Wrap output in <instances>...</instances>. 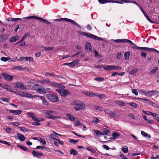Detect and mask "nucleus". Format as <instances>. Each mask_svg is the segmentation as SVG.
<instances>
[{
  "label": "nucleus",
  "mask_w": 159,
  "mask_h": 159,
  "mask_svg": "<svg viewBox=\"0 0 159 159\" xmlns=\"http://www.w3.org/2000/svg\"><path fill=\"white\" fill-rule=\"evenodd\" d=\"M71 104L74 105V108L76 111L83 110L85 109V104L82 102L76 100L73 102Z\"/></svg>",
  "instance_id": "nucleus-1"
},
{
  "label": "nucleus",
  "mask_w": 159,
  "mask_h": 159,
  "mask_svg": "<svg viewBox=\"0 0 159 159\" xmlns=\"http://www.w3.org/2000/svg\"><path fill=\"white\" fill-rule=\"evenodd\" d=\"M78 33L82 35L86 36L87 37L92 38L96 40H103V39L102 38L98 37L96 35H94L92 34L89 33H87L84 32L80 31Z\"/></svg>",
  "instance_id": "nucleus-2"
},
{
  "label": "nucleus",
  "mask_w": 159,
  "mask_h": 159,
  "mask_svg": "<svg viewBox=\"0 0 159 159\" xmlns=\"http://www.w3.org/2000/svg\"><path fill=\"white\" fill-rule=\"evenodd\" d=\"M54 21H66L68 22L73 25H75L76 26H77L79 28H80L81 27L78 24H77L76 22L74 21V20L70 19H68L67 18H61L60 19H57L54 20Z\"/></svg>",
  "instance_id": "nucleus-3"
},
{
  "label": "nucleus",
  "mask_w": 159,
  "mask_h": 159,
  "mask_svg": "<svg viewBox=\"0 0 159 159\" xmlns=\"http://www.w3.org/2000/svg\"><path fill=\"white\" fill-rule=\"evenodd\" d=\"M46 113L47 114V117L52 119H55L57 118L60 119L61 117L60 116H55L57 114V113L54 111L47 110L46 111Z\"/></svg>",
  "instance_id": "nucleus-4"
},
{
  "label": "nucleus",
  "mask_w": 159,
  "mask_h": 159,
  "mask_svg": "<svg viewBox=\"0 0 159 159\" xmlns=\"http://www.w3.org/2000/svg\"><path fill=\"white\" fill-rule=\"evenodd\" d=\"M46 96L50 101L52 102H57L59 101L58 97L55 95L47 94Z\"/></svg>",
  "instance_id": "nucleus-5"
},
{
  "label": "nucleus",
  "mask_w": 159,
  "mask_h": 159,
  "mask_svg": "<svg viewBox=\"0 0 159 159\" xmlns=\"http://www.w3.org/2000/svg\"><path fill=\"white\" fill-rule=\"evenodd\" d=\"M1 75L3 76L5 80L7 81H10L13 79V77L9 75L6 73H3L1 74Z\"/></svg>",
  "instance_id": "nucleus-6"
},
{
  "label": "nucleus",
  "mask_w": 159,
  "mask_h": 159,
  "mask_svg": "<svg viewBox=\"0 0 159 159\" xmlns=\"http://www.w3.org/2000/svg\"><path fill=\"white\" fill-rule=\"evenodd\" d=\"M139 50H141L144 51H148L155 52L157 53H159V51L157 50L155 48H151L145 47H139Z\"/></svg>",
  "instance_id": "nucleus-7"
},
{
  "label": "nucleus",
  "mask_w": 159,
  "mask_h": 159,
  "mask_svg": "<svg viewBox=\"0 0 159 159\" xmlns=\"http://www.w3.org/2000/svg\"><path fill=\"white\" fill-rule=\"evenodd\" d=\"M15 85V87L17 88L20 89L25 90L26 89V88L24 84L22 83H17Z\"/></svg>",
  "instance_id": "nucleus-8"
},
{
  "label": "nucleus",
  "mask_w": 159,
  "mask_h": 159,
  "mask_svg": "<svg viewBox=\"0 0 159 159\" xmlns=\"http://www.w3.org/2000/svg\"><path fill=\"white\" fill-rule=\"evenodd\" d=\"M32 154L34 157H36L37 158H40L43 156V153L41 152H36L34 150H33Z\"/></svg>",
  "instance_id": "nucleus-9"
},
{
  "label": "nucleus",
  "mask_w": 159,
  "mask_h": 159,
  "mask_svg": "<svg viewBox=\"0 0 159 159\" xmlns=\"http://www.w3.org/2000/svg\"><path fill=\"white\" fill-rule=\"evenodd\" d=\"M71 94V93L70 91L65 89H63L62 90L61 95L62 96L66 97L68 95H70Z\"/></svg>",
  "instance_id": "nucleus-10"
},
{
  "label": "nucleus",
  "mask_w": 159,
  "mask_h": 159,
  "mask_svg": "<svg viewBox=\"0 0 159 159\" xmlns=\"http://www.w3.org/2000/svg\"><path fill=\"white\" fill-rule=\"evenodd\" d=\"M9 111L10 113H12L13 114L16 115L20 114L23 112V111L21 110H9Z\"/></svg>",
  "instance_id": "nucleus-11"
},
{
  "label": "nucleus",
  "mask_w": 159,
  "mask_h": 159,
  "mask_svg": "<svg viewBox=\"0 0 159 159\" xmlns=\"http://www.w3.org/2000/svg\"><path fill=\"white\" fill-rule=\"evenodd\" d=\"M37 92L41 94H45L46 93L45 89L40 85Z\"/></svg>",
  "instance_id": "nucleus-12"
},
{
  "label": "nucleus",
  "mask_w": 159,
  "mask_h": 159,
  "mask_svg": "<svg viewBox=\"0 0 159 159\" xmlns=\"http://www.w3.org/2000/svg\"><path fill=\"white\" fill-rule=\"evenodd\" d=\"M21 19L19 18H14L12 17H9L7 18L5 20L7 21H13L15 22L19 20H21Z\"/></svg>",
  "instance_id": "nucleus-13"
},
{
  "label": "nucleus",
  "mask_w": 159,
  "mask_h": 159,
  "mask_svg": "<svg viewBox=\"0 0 159 159\" xmlns=\"http://www.w3.org/2000/svg\"><path fill=\"white\" fill-rule=\"evenodd\" d=\"M126 43H129L132 45L133 46H132V48L136 49H139V47L137 46L135 43H134L130 40L127 39Z\"/></svg>",
  "instance_id": "nucleus-14"
},
{
  "label": "nucleus",
  "mask_w": 159,
  "mask_h": 159,
  "mask_svg": "<svg viewBox=\"0 0 159 159\" xmlns=\"http://www.w3.org/2000/svg\"><path fill=\"white\" fill-rule=\"evenodd\" d=\"M2 88L3 89H7L8 91L11 92H13L15 93H16V92L13 91V90L11 87L10 86L7 85H4L2 86Z\"/></svg>",
  "instance_id": "nucleus-15"
},
{
  "label": "nucleus",
  "mask_w": 159,
  "mask_h": 159,
  "mask_svg": "<svg viewBox=\"0 0 159 159\" xmlns=\"http://www.w3.org/2000/svg\"><path fill=\"white\" fill-rule=\"evenodd\" d=\"M17 137L21 141H24L26 139L25 137L22 134L17 133Z\"/></svg>",
  "instance_id": "nucleus-16"
},
{
  "label": "nucleus",
  "mask_w": 159,
  "mask_h": 159,
  "mask_svg": "<svg viewBox=\"0 0 159 159\" xmlns=\"http://www.w3.org/2000/svg\"><path fill=\"white\" fill-rule=\"evenodd\" d=\"M84 93L87 96L92 97L93 96H97V94L91 92L85 91Z\"/></svg>",
  "instance_id": "nucleus-17"
},
{
  "label": "nucleus",
  "mask_w": 159,
  "mask_h": 159,
  "mask_svg": "<svg viewBox=\"0 0 159 159\" xmlns=\"http://www.w3.org/2000/svg\"><path fill=\"white\" fill-rule=\"evenodd\" d=\"M129 1V0H120V1H113V2L118 4H123L125 3H129L130 2Z\"/></svg>",
  "instance_id": "nucleus-18"
},
{
  "label": "nucleus",
  "mask_w": 159,
  "mask_h": 159,
  "mask_svg": "<svg viewBox=\"0 0 159 159\" xmlns=\"http://www.w3.org/2000/svg\"><path fill=\"white\" fill-rule=\"evenodd\" d=\"M85 49L86 50H89V51L92 50L91 45L89 42H87L86 43Z\"/></svg>",
  "instance_id": "nucleus-19"
},
{
  "label": "nucleus",
  "mask_w": 159,
  "mask_h": 159,
  "mask_svg": "<svg viewBox=\"0 0 159 159\" xmlns=\"http://www.w3.org/2000/svg\"><path fill=\"white\" fill-rule=\"evenodd\" d=\"M104 69L106 71L113 70V65L104 66Z\"/></svg>",
  "instance_id": "nucleus-20"
},
{
  "label": "nucleus",
  "mask_w": 159,
  "mask_h": 159,
  "mask_svg": "<svg viewBox=\"0 0 159 159\" xmlns=\"http://www.w3.org/2000/svg\"><path fill=\"white\" fill-rule=\"evenodd\" d=\"M79 61L78 60H74L70 63V66L71 67H74L78 65Z\"/></svg>",
  "instance_id": "nucleus-21"
},
{
  "label": "nucleus",
  "mask_w": 159,
  "mask_h": 159,
  "mask_svg": "<svg viewBox=\"0 0 159 159\" xmlns=\"http://www.w3.org/2000/svg\"><path fill=\"white\" fill-rule=\"evenodd\" d=\"M39 82L41 84H47L49 83L50 84L51 82L50 81L49 78H46L45 79L40 80Z\"/></svg>",
  "instance_id": "nucleus-22"
},
{
  "label": "nucleus",
  "mask_w": 159,
  "mask_h": 159,
  "mask_svg": "<svg viewBox=\"0 0 159 159\" xmlns=\"http://www.w3.org/2000/svg\"><path fill=\"white\" fill-rule=\"evenodd\" d=\"M106 112L110 115V116H111L115 118V117L116 116V115L112 111H110V110L107 109L105 111Z\"/></svg>",
  "instance_id": "nucleus-23"
},
{
  "label": "nucleus",
  "mask_w": 159,
  "mask_h": 159,
  "mask_svg": "<svg viewBox=\"0 0 159 159\" xmlns=\"http://www.w3.org/2000/svg\"><path fill=\"white\" fill-rule=\"evenodd\" d=\"M37 20H40V21L43 22L45 23H46V24H47L49 25V24H51L50 22L46 20L45 19H43V18H41V17H38V18H37Z\"/></svg>",
  "instance_id": "nucleus-24"
},
{
  "label": "nucleus",
  "mask_w": 159,
  "mask_h": 159,
  "mask_svg": "<svg viewBox=\"0 0 159 159\" xmlns=\"http://www.w3.org/2000/svg\"><path fill=\"white\" fill-rule=\"evenodd\" d=\"M127 39H118L116 40L112 39L114 42L116 43H126Z\"/></svg>",
  "instance_id": "nucleus-25"
},
{
  "label": "nucleus",
  "mask_w": 159,
  "mask_h": 159,
  "mask_svg": "<svg viewBox=\"0 0 159 159\" xmlns=\"http://www.w3.org/2000/svg\"><path fill=\"white\" fill-rule=\"evenodd\" d=\"M28 115L29 116L32 118V119L34 121L37 120V118L35 116V115L34 113L31 112H28Z\"/></svg>",
  "instance_id": "nucleus-26"
},
{
  "label": "nucleus",
  "mask_w": 159,
  "mask_h": 159,
  "mask_svg": "<svg viewBox=\"0 0 159 159\" xmlns=\"http://www.w3.org/2000/svg\"><path fill=\"white\" fill-rule=\"evenodd\" d=\"M99 2L101 4H103L107 2H113V1L109 0H98Z\"/></svg>",
  "instance_id": "nucleus-27"
},
{
  "label": "nucleus",
  "mask_w": 159,
  "mask_h": 159,
  "mask_svg": "<svg viewBox=\"0 0 159 159\" xmlns=\"http://www.w3.org/2000/svg\"><path fill=\"white\" fill-rule=\"evenodd\" d=\"M115 102L116 104H117L120 106H124L125 105V103L124 102H123L120 100L115 101Z\"/></svg>",
  "instance_id": "nucleus-28"
},
{
  "label": "nucleus",
  "mask_w": 159,
  "mask_h": 159,
  "mask_svg": "<svg viewBox=\"0 0 159 159\" xmlns=\"http://www.w3.org/2000/svg\"><path fill=\"white\" fill-rule=\"evenodd\" d=\"M42 101V102L45 105H48V102L45 100V98L43 97V96H41L40 97V98Z\"/></svg>",
  "instance_id": "nucleus-29"
},
{
  "label": "nucleus",
  "mask_w": 159,
  "mask_h": 159,
  "mask_svg": "<svg viewBox=\"0 0 159 159\" xmlns=\"http://www.w3.org/2000/svg\"><path fill=\"white\" fill-rule=\"evenodd\" d=\"M66 117L70 120L71 121H74L75 118L73 116L69 114H66Z\"/></svg>",
  "instance_id": "nucleus-30"
},
{
  "label": "nucleus",
  "mask_w": 159,
  "mask_h": 159,
  "mask_svg": "<svg viewBox=\"0 0 159 159\" xmlns=\"http://www.w3.org/2000/svg\"><path fill=\"white\" fill-rule=\"evenodd\" d=\"M103 133H102V135H107L108 133H110V131L109 129L106 128H104L103 129Z\"/></svg>",
  "instance_id": "nucleus-31"
},
{
  "label": "nucleus",
  "mask_w": 159,
  "mask_h": 159,
  "mask_svg": "<svg viewBox=\"0 0 159 159\" xmlns=\"http://www.w3.org/2000/svg\"><path fill=\"white\" fill-rule=\"evenodd\" d=\"M52 86L55 87H56L59 88L61 86V84H59L56 82H51L50 83V84Z\"/></svg>",
  "instance_id": "nucleus-32"
},
{
  "label": "nucleus",
  "mask_w": 159,
  "mask_h": 159,
  "mask_svg": "<svg viewBox=\"0 0 159 159\" xmlns=\"http://www.w3.org/2000/svg\"><path fill=\"white\" fill-rule=\"evenodd\" d=\"M56 136L55 134L54 133V134H50L48 136V137L52 139L53 140H57V139H56Z\"/></svg>",
  "instance_id": "nucleus-33"
},
{
  "label": "nucleus",
  "mask_w": 159,
  "mask_h": 159,
  "mask_svg": "<svg viewBox=\"0 0 159 159\" xmlns=\"http://www.w3.org/2000/svg\"><path fill=\"white\" fill-rule=\"evenodd\" d=\"M130 54V53L129 52H127L125 53L124 54V57L125 60H128L129 59Z\"/></svg>",
  "instance_id": "nucleus-34"
},
{
  "label": "nucleus",
  "mask_w": 159,
  "mask_h": 159,
  "mask_svg": "<svg viewBox=\"0 0 159 159\" xmlns=\"http://www.w3.org/2000/svg\"><path fill=\"white\" fill-rule=\"evenodd\" d=\"M94 132L98 136L102 135V133L99 130L95 129L94 130Z\"/></svg>",
  "instance_id": "nucleus-35"
},
{
  "label": "nucleus",
  "mask_w": 159,
  "mask_h": 159,
  "mask_svg": "<svg viewBox=\"0 0 159 159\" xmlns=\"http://www.w3.org/2000/svg\"><path fill=\"white\" fill-rule=\"evenodd\" d=\"M37 18H38L37 16H28V17H23V19H34L37 20Z\"/></svg>",
  "instance_id": "nucleus-36"
},
{
  "label": "nucleus",
  "mask_w": 159,
  "mask_h": 159,
  "mask_svg": "<svg viewBox=\"0 0 159 159\" xmlns=\"http://www.w3.org/2000/svg\"><path fill=\"white\" fill-rule=\"evenodd\" d=\"M141 134L145 137H148V138H150L151 137V136L148 135L147 133H145L143 131H141Z\"/></svg>",
  "instance_id": "nucleus-37"
},
{
  "label": "nucleus",
  "mask_w": 159,
  "mask_h": 159,
  "mask_svg": "<svg viewBox=\"0 0 159 159\" xmlns=\"http://www.w3.org/2000/svg\"><path fill=\"white\" fill-rule=\"evenodd\" d=\"M40 85L39 84H35L32 86V89L37 92L39 87Z\"/></svg>",
  "instance_id": "nucleus-38"
},
{
  "label": "nucleus",
  "mask_w": 159,
  "mask_h": 159,
  "mask_svg": "<svg viewBox=\"0 0 159 159\" xmlns=\"http://www.w3.org/2000/svg\"><path fill=\"white\" fill-rule=\"evenodd\" d=\"M122 151L124 153H127L128 152V148L126 146H125L122 147Z\"/></svg>",
  "instance_id": "nucleus-39"
},
{
  "label": "nucleus",
  "mask_w": 159,
  "mask_h": 159,
  "mask_svg": "<svg viewBox=\"0 0 159 159\" xmlns=\"http://www.w3.org/2000/svg\"><path fill=\"white\" fill-rule=\"evenodd\" d=\"M94 80L98 82H102L104 80V78L102 77L95 78L94 79Z\"/></svg>",
  "instance_id": "nucleus-40"
},
{
  "label": "nucleus",
  "mask_w": 159,
  "mask_h": 159,
  "mask_svg": "<svg viewBox=\"0 0 159 159\" xmlns=\"http://www.w3.org/2000/svg\"><path fill=\"white\" fill-rule=\"evenodd\" d=\"M26 92H24L21 91H20L18 93V94L22 97H25V95Z\"/></svg>",
  "instance_id": "nucleus-41"
},
{
  "label": "nucleus",
  "mask_w": 159,
  "mask_h": 159,
  "mask_svg": "<svg viewBox=\"0 0 159 159\" xmlns=\"http://www.w3.org/2000/svg\"><path fill=\"white\" fill-rule=\"evenodd\" d=\"M99 121V120L97 118L94 117L93 119V120L92 122L93 123L95 124L98 123Z\"/></svg>",
  "instance_id": "nucleus-42"
},
{
  "label": "nucleus",
  "mask_w": 159,
  "mask_h": 159,
  "mask_svg": "<svg viewBox=\"0 0 159 159\" xmlns=\"http://www.w3.org/2000/svg\"><path fill=\"white\" fill-rule=\"evenodd\" d=\"M70 154H72L74 155H77L78 152L76 150L72 149L70 151Z\"/></svg>",
  "instance_id": "nucleus-43"
},
{
  "label": "nucleus",
  "mask_w": 159,
  "mask_h": 159,
  "mask_svg": "<svg viewBox=\"0 0 159 159\" xmlns=\"http://www.w3.org/2000/svg\"><path fill=\"white\" fill-rule=\"evenodd\" d=\"M158 68L157 67H154L152 70L150 71V73L151 75L154 74L157 70Z\"/></svg>",
  "instance_id": "nucleus-44"
},
{
  "label": "nucleus",
  "mask_w": 159,
  "mask_h": 159,
  "mask_svg": "<svg viewBox=\"0 0 159 159\" xmlns=\"http://www.w3.org/2000/svg\"><path fill=\"white\" fill-rule=\"evenodd\" d=\"M16 37H17V36H13L10 40V42L11 43L14 42H15L16 40H18V39H16Z\"/></svg>",
  "instance_id": "nucleus-45"
},
{
  "label": "nucleus",
  "mask_w": 159,
  "mask_h": 159,
  "mask_svg": "<svg viewBox=\"0 0 159 159\" xmlns=\"http://www.w3.org/2000/svg\"><path fill=\"white\" fill-rule=\"evenodd\" d=\"M39 140L41 143L44 145H45L46 144V142L43 138H40Z\"/></svg>",
  "instance_id": "nucleus-46"
},
{
  "label": "nucleus",
  "mask_w": 159,
  "mask_h": 159,
  "mask_svg": "<svg viewBox=\"0 0 159 159\" xmlns=\"http://www.w3.org/2000/svg\"><path fill=\"white\" fill-rule=\"evenodd\" d=\"M17 146L20 148L22 149L24 151H27L28 150L27 148L21 145H18Z\"/></svg>",
  "instance_id": "nucleus-47"
},
{
  "label": "nucleus",
  "mask_w": 159,
  "mask_h": 159,
  "mask_svg": "<svg viewBox=\"0 0 159 159\" xmlns=\"http://www.w3.org/2000/svg\"><path fill=\"white\" fill-rule=\"evenodd\" d=\"M97 110L100 111H102V108L97 105H94L93 106Z\"/></svg>",
  "instance_id": "nucleus-48"
},
{
  "label": "nucleus",
  "mask_w": 159,
  "mask_h": 159,
  "mask_svg": "<svg viewBox=\"0 0 159 159\" xmlns=\"http://www.w3.org/2000/svg\"><path fill=\"white\" fill-rule=\"evenodd\" d=\"M43 48H44V49L46 51H50L53 50L54 48L53 47H46L44 46L43 47Z\"/></svg>",
  "instance_id": "nucleus-49"
},
{
  "label": "nucleus",
  "mask_w": 159,
  "mask_h": 159,
  "mask_svg": "<svg viewBox=\"0 0 159 159\" xmlns=\"http://www.w3.org/2000/svg\"><path fill=\"white\" fill-rule=\"evenodd\" d=\"M138 71V70L137 69L135 68L134 69L132 70L129 71V73L131 75H134Z\"/></svg>",
  "instance_id": "nucleus-50"
},
{
  "label": "nucleus",
  "mask_w": 159,
  "mask_h": 159,
  "mask_svg": "<svg viewBox=\"0 0 159 159\" xmlns=\"http://www.w3.org/2000/svg\"><path fill=\"white\" fill-rule=\"evenodd\" d=\"M112 136L113 137V139H115V138L119 136L120 134L119 133L117 132H114L112 135Z\"/></svg>",
  "instance_id": "nucleus-51"
},
{
  "label": "nucleus",
  "mask_w": 159,
  "mask_h": 159,
  "mask_svg": "<svg viewBox=\"0 0 159 159\" xmlns=\"http://www.w3.org/2000/svg\"><path fill=\"white\" fill-rule=\"evenodd\" d=\"M79 141V140H74L73 139H70L69 141L70 143H72L73 144H75L77 143Z\"/></svg>",
  "instance_id": "nucleus-52"
},
{
  "label": "nucleus",
  "mask_w": 159,
  "mask_h": 159,
  "mask_svg": "<svg viewBox=\"0 0 159 159\" xmlns=\"http://www.w3.org/2000/svg\"><path fill=\"white\" fill-rule=\"evenodd\" d=\"M34 61L33 58L31 57H26V59L24 61Z\"/></svg>",
  "instance_id": "nucleus-53"
},
{
  "label": "nucleus",
  "mask_w": 159,
  "mask_h": 159,
  "mask_svg": "<svg viewBox=\"0 0 159 159\" xmlns=\"http://www.w3.org/2000/svg\"><path fill=\"white\" fill-rule=\"evenodd\" d=\"M152 91H146V96L148 97H150L152 95Z\"/></svg>",
  "instance_id": "nucleus-54"
},
{
  "label": "nucleus",
  "mask_w": 159,
  "mask_h": 159,
  "mask_svg": "<svg viewBox=\"0 0 159 159\" xmlns=\"http://www.w3.org/2000/svg\"><path fill=\"white\" fill-rule=\"evenodd\" d=\"M152 95L153 96H155L157 94H158L159 93V92L156 90H153L152 91Z\"/></svg>",
  "instance_id": "nucleus-55"
},
{
  "label": "nucleus",
  "mask_w": 159,
  "mask_h": 159,
  "mask_svg": "<svg viewBox=\"0 0 159 159\" xmlns=\"http://www.w3.org/2000/svg\"><path fill=\"white\" fill-rule=\"evenodd\" d=\"M113 70H119L121 69V67L120 66L113 65Z\"/></svg>",
  "instance_id": "nucleus-56"
},
{
  "label": "nucleus",
  "mask_w": 159,
  "mask_h": 159,
  "mask_svg": "<svg viewBox=\"0 0 159 159\" xmlns=\"http://www.w3.org/2000/svg\"><path fill=\"white\" fill-rule=\"evenodd\" d=\"M129 104L134 108H136L137 107V104L135 103L131 102L129 103Z\"/></svg>",
  "instance_id": "nucleus-57"
},
{
  "label": "nucleus",
  "mask_w": 159,
  "mask_h": 159,
  "mask_svg": "<svg viewBox=\"0 0 159 159\" xmlns=\"http://www.w3.org/2000/svg\"><path fill=\"white\" fill-rule=\"evenodd\" d=\"M0 99L3 102H9L10 101L9 99L5 98H1Z\"/></svg>",
  "instance_id": "nucleus-58"
},
{
  "label": "nucleus",
  "mask_w": 159,
  "mask_h": 159,
  "mask_svg": "<svg viewBox=\"0 0 159 159\" xmlns=\"http://www.w3.org/2000/svg\"><path fill=\"white\" fill-rule=\"evenodd\" d=\"M141 56L142 57H146V53L144 52L141 51Z\"/></svg>",
  "instance_id": "nucleus-59"
},
{
  "label": "nucleus",
  "mask_w": 159,
  "mask_h": 159,
  "mask_svg": "<svg viewBox=\"0 0 159 159\" xmlns=\"http://www.w3.org/2000/svg\"><path fill=\"white\" fill-rule=\"evenodd\" d=\"M25 97L33 98V95L30 93H27L26 92V93L25 94Z\"/></svg>",
  "instance_id": "nucleus-60"
},
{
  "label": "nucleus",
  "mask_w": 159,
  "mask_h": 159,
  "mask_svg": "<svg viewBox=\"0 0 159 159\" xmlns=\"http://www.w3.org/2000/svg\"><path fill=\"white\" fill-rule=\"evenodd\" d=\"M143 100L148 102V104L149 105H150V104L154 103L151 100L148 99H147L144 98V99H143Z\"/></svg>",
  "instance_id": "nucleus-61"
},
{
  "label": "nucleus",
  "mask_w": 159,
  "mask_h": 159,
  "mask_svg": "<svg viewBox=\"0 0 159 159\" xmlns=\"http://www.w3.org/2000/svg\"><path fill=\"white\" fill-rule=\"evenodd\" d=\"M45 75L46 76V77H48V76H54V74H52L51 73H48V72H46L45 73Z\"/></svg>",
  "instance_id": "nucleus-62"
},
{
  "label": "nucleus",
  "mask_w": 159,
  "mask_h": 159,
  "mask_svg": "<svg viewBox=\"0 0 159 159\" xmlns=\"http://www.w3.org/2000/svg\"><path fill=\"white\" fill-rule=\"evenodd\" d=\"M0 59L2 61L6 62V61H7L8 60H9V59L8 58L6 57H2Z\"/></svg>",
  "instance_id": "nucleus-63"
},
{
  "label": "nucleus",
  "mask_w": 159,
  "mask_h": 159,
  "mask_svg": "<svg viewBox=\"0 0 159 159\" xmlns=\"http://www.w3.org/2000/svg\"><path fill=\"white\" fill-rule=\"evenodd\" d=\"M75 125L76 126H82L83 125L79 121H77V122H75Z\"/></svg>",
  "instance_id": "nucleus-64"
}]
</instances>
